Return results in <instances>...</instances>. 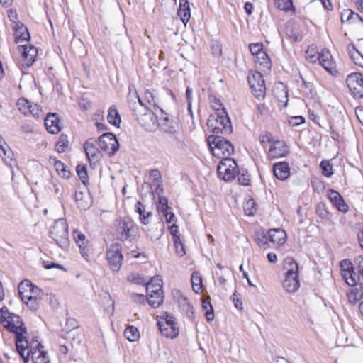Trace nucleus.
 Listing matches in <instances>:
<instances>
[{"label":"nucleus","instance_id":"obj_16","mask_svg":"<svg viewBox=\"0 0 363 363\" xmlns=\"http://www.w3.org/2000/svg\"><path fill=\"white\" fill-rule=\"evenodd\" d=\"M22 49V63L23 67H30L35 62L38 56V50L31 45H24L21 46Z\"/></svg>","mask_w":363,"mask_h":363},{"label":"nucleus","instance_id":"obj_59","mask_svg":"<svg viewBox=\"0 0 363 363\" xmlns=\"http://www.w3.org/2000/svg\"><path fill=\"white\" fill-rule=\"evenodd\" d=\"M249 49L252 55L257 56L263 51V45L262 43H253L249 45Z\"/></svg>","mask_w":363,"mask_h":363},{"label":"nucleus","instance_id":"obj_9","mask_svg":"<svg viewBox=\"0 0 363 363\" xmlns=\"http://www.w3.org/2000/svg\"><path fill=\"white\" fill-rule=\"evenodd\" d=\"M159 329L162 335L175 338L179 335V328L174 320V318L170 314H166L164 317H162L157 322Z\"/></svg>","mask_w":363,"mask_h":363},{"label":"nucleus","instance_id":"obj_2","mask_svg":"<svg viewBox=\"0 0 363 363\" xmlns=\"http://www.w3.org/2000/svg\"><path fill=\"white\" fill-rule=\"evenodd\" d=\"M207 140L212 154L217 158H229L234 152L233 145L220 135H210Z\"/></svg>","mask_w":363,"mask_h":363},{"label":"nucleus","instance_id":"obj_27","mask_svg":"<svg viewBox=\"0 0 363 363\" xmlns=\"http://www.w3.org/2000/svg\"><path fill=\"white\" fill-rule=\"evenodd\" d=\"M34 285L28 280L22 281L18 285V294L23 301H26V298L32 295L31 290H33Z\"/></svg>","mask_w":363,"mask_h":363},{"label":"nucleus","instance_id":"obj_36","mask_svg":"<svg viewBox=\"0 0 363 363\" xmlns=\"http://www.w3.org/2000/svg\"><path fill=\"white\" fill-rule=\"evenodd\" d=\"M155 94L154 93V91L147 90L145 92L144 99L147 101V102L150 105H152L155 109V111H159L162 114L164 113V111L162 108H160L159 106L156 104V100H155Z\"/></svg>","mask_w":363,"mask_h":363},{"label":"nucleus","instance_id":"obj_28","mask_svg":"<svg viewBox=\"0 0 363 363\" xmlns=\"http://www.w3.org/2000/svg\"><path fill=\"white\" fill-rule=\"evenodd\" d=\"M347 51L354 63L363 67V55L357 50L355 46L352 44H350L347 46Z\"/></svg>","mask_w":363,"mask_h":363},{"label":"nucleus","instance_id":"obj_22","mask_svg":"<svg viewBox=\"0 0 363 363\" xmlns=\"http://www.w3.org/2000/svg\"><path fill=\"white\" fill-rule=\"evenodd\" d=\"M273 172L278 179L285 180L290 175V167L286 162H277L273 165Z\"/></svg>","mask_w":363,"mask_h":363},{"label":"nucleus","instance_id":"obj_31","mask_svg":"<svg viewBox=\"0 0 363 363\" xmlns=\"http://www.w3.org/2000/svg\"><path fill=\"white\" fill-rule=\"evenodd\" d=\"M343 278L349 286H354L358 284L360 285L359 276L354 270L346 271V272L343 274Z\"/></svg>","mask_w":363,"mask_h":363},{"label":"nucleus","instance_id":"obj_56","mask_svg":"<svg viewBox=\"0 0 363 363\" xmlns=\"http://www.w3.org/2000/svg\"><path fill=\"white\" fill-rule=\"evenodd\" d=\"M277 6L283 11H289L293 7L291 0H277Z\"/></svg>","mask_w":363,"mask_h":363},{"label":"nucleus","instance_id":"obj_52","mask_svg":"<svg viewBox=\"0 0 363 363\" xmlns=\"http://www.w3.org/2000/svg\"><path fill=\"white\" fill-rule=\"evenodd\" d=\"M38 299L35 296L30 295L26 298V301H23L30 309L35 310L38 306Z\"/></svg>","mask_w":363,"mask_h":363},{"label":"nucleus","instance_id":"obj_58","mask_svg":"<svg viewBox=\"0 0 363 363\" xmlns=\"http://www.w3.org/2000/svg\"><path fill=\"white\" fill-rule=\"evenodd\" d=\"M340 267L342 272V276L346 272V271L354 270L353 265L349 259H344L340 262Z\"/></svg>","mask_w":363,"mask_h":363},{"label":"nucleus","instance_id":"obj_26","mask_svg":"<svg viewBox=\"0 0 363 363\" xmlns=\"http://www.w3.org/2000/svg\"><path fill=\"white\" fill-rule=\"evenodd\" d=\"M178 16L182 21L186 25L190 19V6L188 0H179V8L178 9Z\"/></svg>","mask_w":363,"mask_h":363},{"label":"nucleus","instance_id":"obj_7","mask_svg":"<svg viewBox=\"0 0 363 363\" xmlns=\"http://www.w3.org/2000/svg\"><path fill=\"white\" fill-rule=\"evenodd\" d=\"M22 337L26 343L23 344V347L18 348L16 345V350L20 354L21 357L23 359L24 363H28L29 362V359L33 357V354L35 353V356L38 355L40 352H44L45 351L43 350V346L38 342V340L36 337H34L31 339V340H28L26 334H23Z\"/></svg>","mask_w":363,"mask_h":363},{"label":"nucleus","instance_id":"obj_3","mask_svg":"<svg viewBox=\"0 0 363 363\" xmlns=\"http://www.w3.org/2000/svg\"><path fill=\"white\" fill-rule=\"evenodd\" d=\"M208 126L213 133L228 135L232 133V125L229 116L225 111L211 114L208 119Z\"/></svg>","mask_w":363,"mask_h":363},{"label":"nucleus","instance_id":"obj_43","mask_svg":"<svg viewBox=\"0 0 363 363\" xmlns=\"http://www.w3.org/2000/svg\"><path fill=\"white\" fill-rule=\"evenodd\" d=\"M255 201L252 199H250L244 204L243 208L245 213L247 216H253L256 212Z\"/></svg>","mask_w":363,"mask_h":363},{"label":"nucleus","instance_id":"obj_21","mask_svg":"<svg viewBox=\"0 0 363 363\" xmlns=\"http://www.w3.org/2000/svg\"><path fill=\"white\" fill-rule=\"evenodd\" d=\"M137 119L140 125L147 130H152L157 124V116L152 111H147L140 116H138Z\"/></svg>","mask_w":363,"mask_h":363},{"label":"nucleus","instance_id":"obj_64","mask_svg":"<svg viewBox=\"0 0 363 363\" xmlns=\"http://www.w3.org/2000/svg\"><path fill=\"white\" fill-rule=\"evenodd\" d=\"M73 236L76 243H80L81 241L84 242V240H86L85 235L78 230H74Z\"/></svg>","mask_w":363,"mask_h":363},{"label":"nucleus","instance_id":"obj_18","mask_svg":"<svg viewBox=\"0 0 363 363\" xmlns=\"http://www.w3.org/2000/svg\"><path fill=\"white\" fill-rule=\"evenodd\" d=\"M320 65L329 73L336 72L335 64L328 50H323L318 59Z\"/></svg>","mask_w":363,"mask_h":363},{"label":"nucleus","instance_id":"obj_13","mask_svg":"<svg viewBox=\"0 0 363 363\" xmlns=\"http://www.w3.org/2000/svg\"><path fill=\"white\" fill-rule=\"evenodd\" d=\"M346 84L354 98L363 97V77L362 74L351 73L346 79Z\"/></svg>","mask_w":363,"mask_h":363},{"label":"nucleus","instance_id":"obj_34","mask_svg":"<svg viewBox=\"0 0 363 363\" xmlns=\"http://www.w3.org/2000/svg\"><path fill=\"white\" fill-rule=\"evenodd\" d=\"M50 160H53L54 166L58 174L63 178H69L70 172L67 170L65 165L61 161L57 160L55 157H50Z\"/></svg>","mask_w":363,"mask_h":363},{"label":"nucleus","instance_id":"obj_63","mask_svg":"<svg viewBox=\"0 0 363 363\" xmlns=\"http://www.w3.org/2000/svg\"><path fill=\"white\" fill-rule=\"evenodd\" d=\"M128 279L135 284H142L145 282L143 277L137 274H131L128 276Z\"/></svg>","mask_w":363,"mask_h":363},{"label":"nucleus","instance_id":"obj_51","mask_svg":"<svg viewBox=\"0 0 363 363\" xmlns=\"http://www.w3.org/2000/svg\"><path fill=\"white\" fill-rule=\"evenodd\" d=\"M169 208L168 199L164 196H159L157 202V210L162 213L166 212Z\"/></svg>","mask_w":363,"mask_h":363},{"label":"nucleus","instance_id":"obj_40","mask_svg":"<svg viewBox=\"0 0 363 363\" xmlns=\"http://www.w3.org/2000/svg\"><path fill=\"white\" fill-rule=\"evenodd\" d=\"M68 147L67 136L61 135L58 142L55 145V150L59 153L64 152Z\"/></svg>","mask_w":363,"mask_h":363},{"label":"nucleus","instance_id":"obj_29","mask_svg":"<svg viewBox=\"0 0 363 363\" xmlns=\"http://www.w3.org/2000/svg\"><path fill=\"white\" fill-rule=\"evenodd\" d=\"M347 299L350 303L355 305L363 298V290L359 288L350 289L347 293Z\"/></svg>","mask_w":363,"mask_h":363},{"label":"nucleus","instance_id":"obj_53","mask_svg":"<svg viewBox=\"0 0 363 363\" xmlns=\"http://www.w3.org/2000/svg\"><path fill=\"white\" fill-rule=\"evenodd\" d=\"M77 172L83 184H85L88 179L86 167L85 166L78 165L77 167Z\"/></svg>","mask_w":363,"mask_h":363},{"label":"nucleus","instance_id":"obj_10","mask_svg":"<svg viewBox=\"0 0 363 363\" xmlns=\"http://www.w3.org/2000/svg\"><path fill=\"white\" fill-rule=\"evenodd\" d=\"M247 79L253 94L257 99L264 98L266 87L262 73L251 71L249 72Z\"/></svg>","mask_w":363,"mask_h":363},{"label":"nucleus","instance_id":"obj_45","mask_svg":"<svg viewBox=\"0 0 363 363\" xmlns=\"http://www.w3.org/2000/svg\"><path fill=\"white\" fill-rule=\"evenodd\" d=\"M33 354V357H31L33 363H50V359L48 356L46 352H40L38 355H35V354Z\"/></svg>","mask_w":363,"mask_h":363},{"label":"nucleus","instance_id":"obj_17","mask_svg":"<svg viewBox=\"0 0 363 363\" xmlns=\"http://www.w3.org/2000/svg\"><path fill=\"white\" fill-rule=\"evenodd\" d=\"M96 143L97 141L91 138L86 140L84 145V151L91 164L98 161L100 156V151L96 146Z\"/></svg>","mask_w":363,"mask_h":363},{"label":"nucleus","instance_id":"obj_39","mask_svg":"<svg viewBox=\"0 0 363 363\" xmlns=\"http://www.w3.org/2000/svg\"><path fill=\"white\" fill-rule=\"evenodd\" d=\"M163 227L164 225L162 223H158L155 229L147 230V235L151 240H158L162 234Z\"/></svg>","mask_w":363,"mask_h":363},{"label":"nucleus","instance_id":"obj_57","mask_svg":"<svg viewBox=\"0 0 363 363\" xmlns=\"http://www.w3.org/2000/svg\"><path fill=\"white\" fill-rule=\"evenodd\" d=\"M288 122L291 126L295 127L305 123V119L301 116L290 117Z\"/></svg>","mask_w":363,"mask_h":363},{"label":"nucleus","instance_id":"obj_32","mask_svg":"<svg viewBox=\"0 0 363 363\" xmlns=\"http://www.w3.org/2000/svg\"><path fill=\"white\" fill-rule=\"evenodd\" d=\"M0 156L6 164H11L13 153L5 142L0 144Z\"/></svg>","mask_w":363,"mask_h":363},{"label":"nucleus","instance_id":"obj_49","mask_svg":"<svg viewBox=\"0 0 363 363\" xmlns=\"http://www.w3.org/2000/svg\"><path fill=\"white\" fill-rule=\"evenodd\" d=\"M80 249V252L83 257L88 260L89 257V249L88 246V240H84V242L81 241L80 243H77Z\"/></svg>","mask_w":363,"mask_h":363},{"label":"nucleus","instance_id":"obj_12","mask_svg":"<svg viewBox=\"0 0 363 363\" xmlns=\"http://www.w3.org/2000/svg\"><path fill=\"white\" fill-rule=\"evenodd\" d=\"M99 147L109 156L113 155L119 148V143L116 136L111 133H104L97 141Z\"/></svg>","mask_w":363,"mask_h":363},{"label":"nucleus","instance_id":"obj_35","mask_svg":"<svg viewBox=\"0 0 363 363\" xmlns=\"http://www.w3.org/2000/svg\"><path fill=\"white\" fill-rule=\"evenodd\" d=\"M125 338L130 342L137 341L140 337V333L137 328L128 326L124 331Z\"/></svg>","mask_w":363,"mask_h":363},{"label":"nucleus","instance_id":"obj_8","mask_svg":"<svg viewBox=\"0 0 363 363\" xmlns=\"http://www.w3.org/2000/svg\"><path fill=\"white\" fill-rule=\"evenodd\" d=\"M121 250L122 247L118 243L111 244L106 249V259L113 272H118L123 264V256Z\"/></svg>","mask_w":363,"mask_h":363},{"label":"nucleus","instance_id":"obj_46","mask_svg":"<svg viewBox=\"0 0 363 363\" xmlns=\"http://www.w3.org/2000/svg\"><path fill=\"white\" fill-rule=\"evenodd\" d=\"M173 242L175 248V252L179 257H183L186 254V252L184 245L181 242L180 238L175 237Z\"/></svg>","mask_w":363,"mask_h":363},{"label":"nucleus","instance_id":"obj_33","mask_svg":"<svg viewBox=\"0 0 363 363\" xmlns=\"http://www.w3.org/2000/svg\"><path fill=\"white\" fill-rule=\"evenodd\" d=\"M107 120L110 124L115 126H118L121 123V116L114 106H111L109 108Z\"/></svg>","mask_w":363,"mask_h":363},{"label":"nucleus","instance_id":"obj_5","mask_svg":"<svg viewBox=\"0 0 363 363\" xmlns=\"http://www.w3.org/2000/svg\"><path fill=\"white\" fill-rule=\"evenodd\" d=\"M50 237L61 248L66 249L69 244L68 225L63 218L58 219L50 228Z\"/></svg>","mask_w":363,"mask_h":363},{"label":"nucleus","instance_id":"obj_62","mask_svg":"<svg viewBox=\"0 0 363 363\" xmlns=\"http://www.w3.org/2000/svg\"><path fill=\"white\" fill-rule=\"evenodd\" d=\"M212 108L216 111L215 113H220L222 110L225 111L223 104L218 99H214L211 104Z\"/></svg>","mask_w":363,"mask_h":363},{"label":"nucleus","instance_id":"obj_61","mask_svg":"<svg viewBox=\"0 0 363 363\" xmlns=\"http://www.w3.org/2000/svg\"><path fill=\"white\" fill-rule=\"evenodd\" d=\"M78 322L76 319L72 318H69L67 319L65 323L66 330H72L73 329L78 328Z\"/></svg>","mask_w":363,"mask_h":363},{"label":"nucleus","instance_id":"obj_55","mask_svg":"<svg viewBox=\"0 0 363 363\" xmlns=\"http://www.w3.org/2000/svg\"><path fill=\"white\" fill-rule=\"evenodd\" d=\"M238 179L239 183L243 186H247L250 184V175L247 172H238L237 173Z\"/></svg>","mask_w":363,"mask_h":363},{"label":"nucleus","instance_id":"obj_50","mask_svg":"<svg viewBox=\"0 0 363 363\" xmlns=\"http://www.w3.org/2000/svg\"><path fill=\"white\" fill-rule=\"evenodd\" d=\"M181 307H182V310L184 311V313H186V315L189 318H194L193 306L186 298L184 300V302L181 303Z\"/></svg>","mask_w":363,"mask_h":363},{"label":"nucleus","instance_id":"obj_1","mask_svg":"<svg viewBox=\"0 0 363 363\" xmlns=\"http://www.w3.org/2000/svg\"><path fill=\"white\" fill-rule=\"evenodd\" d=\"M0 322L3 327L15 334L16 345L21 349L23 347V344L26 343L22 335L27 334V331L21 318L9 312L6 307H3L0 310Z\"/></svg>","mask_w":363,"mask_h":363},{"label":"nucleus","instance_id":"obj_48","mask_svg":"<svg viewBox=\"0 0 363 363\" xmlns=\"http://www.w3.org/2000/svg\"><path fill=\"white\" fill-rule=\"evenodd\" d=\"M320 166L322 169V172L324 176L330 177L331 175H333V166L329 163L328 161H322Z\"/></svg>","mask_w":363,"mask_h":363},{"label":"nucleus","instance_id":"obj_41","mask_svg":"<svg viewBox=\"0 0 363 363\" xmlns=\"http://www.w3.org/2000/svg\"><path fill=\"white\" fill-rule=\"evenodd\" d=\"M31 102L24 98L19 99L17 101V106L19 111L24 115H28Z\"/></svg>","mask_w":363,"mask_h":363},{"label":"nucleus","instance_id":"obj_23","mask_svg":"<svg viewBox=\"0 0 363 363\" xmlns=\"http://www.w3.org/2000/svg\"><path fill=\"white\" fill-rule=\"evenodd\" d=\"M44 121L46 129L49 133L57 134L60 131L59 118L56 113H48Z\"/></svg>","mask_w":363,"mask_h":363},{"label":"nucleus","instance_id":"obj_44","mask_svg":"<svg viewBox=\"0 0 363 363\" xmlns=\"http://www.w3.org/2000/svg\"><path fill=\"white\" fill-rule=\"evenodd\" d=\"M28 114L32 115L36 119L43 118L44 117V113L38 104H31Z\"/></svg>","mask_w":363,"mask_h":363},{"label":"nucleus","instance_id":"obj_25","mask_svg":"<svg viewBox=\"0 0 363 363\" xmlns=\"http://www.w3.org/2000/svg\"><path fill=\"white\" fill-rule=\"evenodd\" d=\"M13 30L16 43L26 41L30 39L28 30L23 23H16L13 26Z\"/></svg>","mask_w":363,"mask_h":363},{"label":"nucleus","instance_id":"obj_37","mask_svg":"<svg viewBox=\"0 0 363 363\" xmlns=\"http://www.w3.org/2000/svg\"><path fill=\"white\" fill-rule=\"evenodd\" d=\"M318 50L315 45H311L308 47L306 51V57L311 62H315L319 59Z\"/></svg>","mask_w":363,"mask_h":363},{"label":"nucleus","instance_id":"obj_30","mask_svg":"<svg viewBox=\"0 0 363 363\" xmlns=\"http://www.w3.org/2000/svg\"><path fill=\"white\" fill-rule=\"evenodd\" d=\"M135 211L139 214L140 220L143 224H147L150 218L152 216V213L146 211L143 204L138 201L135 205Z\"/></svg>","mask_w":363,"mask_h":363},{"label":"nucleus","instance_id":"obj_14","mask_svg":"<svg viewBox=\"0 0 363 363\" xmlns=\"http://www.w3.org/2000/svg\"><path fill=\"white\" fill-rule=\"evenodd\" d=\"M116 231L121 240H125L130 237V230L133 227V223L130 219L120 218L116 220Z\"/></svg>","mask_w":363,"mask_h":363},{"label":"nucleus","instance_id":"obj_24","mask_svg":"<svg viewBox=\"0 0 363 363\" xmlns=\"http://www.w3.org/2000/svg\"><path fill=\"white\" fill-rule=\"evenodd\" d=\"M328 198L331 203L336 206V208L342 212H347L348 206L345 203L341 195L336 191L330 190L328 193Z\"/></svg>","mask_w":363,"mask_h":363},{"label":"nucleus","instance_id":"obj_15","mask_svg":"<svg viewBox=\"0 0 363 363\" xmlns=\"http://www.w3.org/2000/svg\"><path fill=\"white\" fill-rule=\"evenodd\" d=\"M289 152V148L283 140H275L270 145L267 155L270 158L284 157Z\"/></svg>","mask_w":363,"mask_h":363},{"label":"nucleus","instance_id":"obj_42","mask_svg":"<svg viewBox=\"0 0 363 363\" xmlns=\"http://www.w3.org/2000/svg\"><path fill=\"white\" fill-rule=\"evenodd\" d=\"M192 289L196 293H199L202 287V280L201 277L196 272L191 275Z\"/></svg>","mask_w":363,"mask_h":363},{"label":"nucleus","instance_id":"obj_20","mask_svg":"<svg viewBox=\"0 0 363 363\" xmlns=\"http://www.w3.org/2000/svg\"><path fill=\"white\" fill-rule=\"evenodd\" d=\"M74 201L82 210H87L91 206V196L87 191H76Z\"/></svg>","mask_w":363,"mask_h":363},{"label":"nucleus","instance_id":"obj_6","mask_svg":"<svg viewBox=\"0 0 363 363\" xmlns=\"http://www.w3.org/2000/svg\"><path fill=\"white\" fill-rule=\"evenodd\" d=\"M148 295L147 301L153 308L159 307L163 302L162 280L160 276L153 277L150 281L145 283Z\"/></svg>","mask_w":363,"mask_h":363},{"label":"nucleus","instance_id":"obj_54","mask_svg":"<svg viewBox=\"0 0 363 363\" xmlns=\"http://www.w3.org/2000/svg\"><path fill=\"white\" fill-rule=\"evenodd\" d=\"M275 139L269 133H264L262 134L259 137L260 143L262 145L263 147H265L267 143H269L271 145L273 143V141Z\"/></svg>","mask_w":363,"mask_h":363},{"label":"nucleus","instance_id":"obj_47","mask_svg":"<svg viewBox=\"0 0 363 363\" xmlns=\"http://www.w3.org/2000/svg\"><path fill=\"white\" fill-rule=\"evenodd\" d=\"M257 62L264 67L269 68L270 67V59L267 54L262 51L257 55Z\"/></svg>","mask_w":363,"mask_h":363},{"label":"nucleus","instance_id":"obj_19","mask_svg":"<svg viewBox=\"0 0 363 363\" xmlns=\"http://www.w3.org/2000/svg\"><path fill=\"white\" fill-rule=\"evenodd\" d=\"M268 240L274 245H283L286 240V233L281 228L270 229L267 233Z\"/></svg>","mask_w":363,"mask_h":363},{"label":"nucleus","instance_id":"obj_11","mask_svg":"<svg viewBox=\"0 0 363 363\" xmlns=\"http://www.w3.org/2000/svg\"><path fill=\"white\" fill-rule=\"evenodd\" d=\"M236 162L229 157L221 160L218 165V174L225 181L234 179L238 173Z\"/></svg>","mask_w":363,"mask_h":363},{"label":"nucleus","instance_id":"obj_38","mask_svg":"<svg viewBox=\"0 0 363 363\" xmlns=\"http://www.w3.org/2000/svg\"><path fill=\"white\" fill-rule=\"evenodd\" d=\"M203 310L205 311V316L207 321L210 322L214 318V313L212 305L207 299H204L202 302Z\"/></svg>","mask_w":363,"mask_h":363},{"label":"nucleus","instance_id":"obj_4","mask_svg":"<svg viewBox=\"0 0 363 363\" xmlns=\"http://www.w3.org/2000/svg\"><path fill=\"white\" fill-rule=\"evenodd\" d=\"M285 269L286 272L283 281V287L288 293H294L300 286L298 264L292 257H287L285 259Z\"/></svg>","mask_w":363,"mask_h":363},{"label":"nucleus","instance_id":"obj_60","mask_svg":"<svg viewBox=\"0 0 363 363\" xmlns=\"http://www.w3.org/2000/svg\"><path fill=\"white\" fill-rule=\"evenodd\" d=\"M149 177L150 179L155 183H159L162 178L160 172L157 169H152L150 172Z\"/></svg>","mask_w":363,"mask_h":363}]
</instances>
